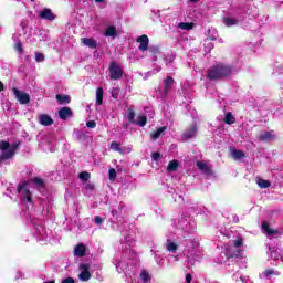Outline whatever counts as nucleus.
<instances>
[{
    "label": "nucleus",
    "mask_w": 283,
    "mask_h": 283,
    "mask_svg": "<svg viewBox=\"0 0 283 283\" xmlns=\"http://www.w3.org/2000/svg\"><path fill=\"white\" fill-rule=\"evenodd\" d=\"M232 74L233 66L220 62L213 64L207 70L206 77L208 78V81H224V78H229L230 76H232Z\"/></svg>",
    "instance_id": "obj_1"
},
{
    "label": "nucleus",
    "mask_w": 283,
    "mask_h": 283,
    "mask_svg": "<svg viewBox=\"0 0 283 283\" xmlns=\"http://www.w3.org/2000/svg\"><path fill=\"white\" fill-rule=\"evenodd\" d=\"M108 71H109L111 81H120V78H123V74H124L123 66H120L118 62L112 61L109 63Z\"/></svg>",
    "instance_id": "obj_2"
},
{
    "label": "nucleus",
    "mask_w": 283,
    "mask_h": 283,
    "mask_svg": "<svg viewBox=\"0 0 283 283\" xmlns=\"http://www.w3.org/2000/svg\"><path fill=\"white\" fill-rule=\"evenodd\" d=\"M21 145V142H15L13 144H10L8 151H3L0 155V165L4 160H10L11 158H14V154H17V150L19 149V146Z\"/></svg>",
    "instance_id": "obj_3"
},
{
    "label": "nucleus",
    "mask_w": 283,
    "mask_h": 283,
    "mask_svg": "<svg viewBox=\"0 0 283 283\" xmlns=\"http://www.w3.org/2000/svg\"><path fill=\"white\" fill-rule=\"evenodd\" d=\"M12 92L20 105H28V103H30V94L23 93L17 87H13Z\"/></svg>",
    "instance_id": "obj_4"
},
{
    "label": "nucleus",
    "mask_w": 283,
    "mask_h": 283,
    "mask_svg": "<svg viewBox=\"0 0 283 283\" xmlns=\"http://www.w3.org/2000/svg\"><path fill=\"white\" fill-rule=\"evenodd\" d=\"M80 271H82L78 275L80 280L82 282H88V280L92 277V273H90V264L87 263L80 264Z\"/></svg>",
    "instance_id": "obj_5"
},
{
    "label": "nucleus",
    "mask_w": 283,
    "mask_h": 283,
    "mask_svg": "<svg viewBox=\"0 0 283 283\" xmlns=\"http://www.w3.org/2000/svg\"><path fill=\"white\" fill-rule=\"evenodd\" d=\"M136 41L139 43L138 50L142 52H147V50H149V36L143 34L138 36Z\"/></svg>",
    "instance_id": "obj_6"
},
{
    "label": "nucleus",
    "mask_w": 283,
    "mask_h": 283,
    "mask_svg": "<svg viewBox=\"0 0 283 283\" xmlns=\"http://www.w3.org/2000/svg\"><path fill=\"white\" fill-rule=\"evenodd\" d=\"M196 134H198V126L191 125V126L182 134V140H191V138H196Z\"/></svg>",
    "instance_id": "obj_7"
},
{
    "label": "nucleus",
    "mask_w": 283,
    "mask_h": 283,
    "mask_svg": "<svg viewBox=\"0 0 283 283\" xmlns=\"http://www.w3.org/2000/svg\"><path fill=\"white\" fill-rule=\"evenodd\" d=\"M40 19L46 20V21H54L56 19V14L52 12V9H43L39 13Z\"/></svg>",
    "instance_id": "obj_8"
},
{
    "label": "nucleus",
    "mask_w": 283,
    "mask_h": 283,
    "mask_svg": "<svg viewBox=\"0 0 283 283\" xmlns=\"http://www.w3.org/2000/svg\"><path fill=\"white\" fill-rule=\"evenodd\" d=\"M40 125L43 127H50V125H54V119L48 114H40L38 116Z\"/></svg>",
    "instance_id": "obj_9"
},
{
    "label": "nucleus",
    "mask_w": 283,
    "mask_h": 283,
    "mask_svg": "<svg viewBox=\"0 0 283 283\" xmlns=\"http://www.w3.org/2000/svg\"><path fill=\"white\" fill-rule=\"evenodd\" d=\"M59 116L61 120H67V118H72L74 116V113L72 112V108L70 107H62L59 111Z\"/></svg>",
    "instance_id": "obj_10"
},
{
    "label": "nucleus",
    "mask_w": 283,
    "mask_h": 283,
    "mask_svg": "<svg viewBox=\"0 0 283 283\" xmlns=\"http://www.w3.org/2000/svg\"><path fill=\"white\" fill-rule=\"evenodd\" d=\"M86 254H87V247H85V244L78 243L74 248V255H76L77 258H85Z\"/></svg>",
    "instance_id": "obj_11"
},
{
    "label": "nucleus",
    "mask_w": 283,
    "mask_h": 283,
    "mask_svg": "<svg viewBox=\"0 0 283 283\" xmlns=\"http://www.w3.org/2000/svg\"><path fill=\"white\" fill-rule=\"evenodd\" d=\"M81 43H83V45H86V48H91L93 50H96V48H98V43L96 42V40H94V38H82Z\"/></svg>",
    "instance_id": "obj_12"
},
{
    "label": "nucleus",
    "mask_w": 283,
    "mask_h": 283,
    "mask_svg": "<svg viewBox=\"0 0 283 283\" xmlns=\"http://www.w3.org/2000/svg\"><path fill=\"white\" fill-rule=\"evenodd\" d=\"M174 77L171 76H167L164 80V94H169V92L171 91V87H174Z\"/></svg>",
    "instance_id": "obj_13"
},
{
    "label": "nucleus",
    "mask_w": 283,
    "mask_h": 283,
    "mask_svg": "<svg viewBox=\"0 0 283 283\" xmlns=\"http://www.w3.org/2000/svg\"><path fill=\"white\" fill-rule=\"evenodd\" d=\"M259 140L266 143L269 140H275L274 130H268L259 136Z\"/></svg>",
    "instance_id": "obj_14"
},
{
    "label": "nucleus",
    "mask_w": 283,
    "mask_h": 283,
    "mask_svg": "<svg viewBox=\"0 0 283 283\" xmlns=\"http://www.w3.org/2000/svg\"><path fill=\"white\" fill-rule=\"evenodd\" d=\"M197 168L199 171H202V174H206V176H211V167L207 165L205 161H197Z\"/></svg>",
    "instance_id": "obj_15"
},
{
    "label": "nucleus",
    "mask_w": 283,
    "mask_h": 283,
    "mask_svg": "<svg viewBox=\"0 0 283 283\" xmlns=\"http://www.w3.org/2000/svg\"><path fill=\"white\" fill-rule=\"evenodd\" d=\"M165 132H167V126H161L157 130L150 134L151 140H158L160 136H165Z\"/></svg>",
    "instance_id": "obj_16"
},
{
    "label": "nucleus",
    "mask_w": 283,
    "mask_h": 283,
    "mask_svg": "<svg viewBox=\"0 0 283 283\" xmlns=\"http://www.w3.org/2000/svg\"><path fill=\"white\" fill-rule=\"evenodd\" d=\"M55 98L59 105H70V103H72V98L70 97V95L57 94L55 95Z\"/></svg>",
    "instance_id": "obj_17"
},
{
    "label": "nucleus",
    "mask_w": 283,
    "mask_h": 283,
    "mask_svg": "<svg viewBox=\"0 0 283 283\" xmlns=\"http://www.w3.org/2000/svg\"><path fill=\"white\" fill-rule=\"evenodd\" d=\"M231 156L234 160H241V158H244V151L235 149L233 147H230Z\"/></svg>",
    "instance_id": "obj_18"
},
{
    "label": "nucleus",
    "mask_w": 283,
    "mask_h": 283,
    "mask_svg": "<svg viewBox=\"0 0 283 283\" xmlns=\"http://www.w3.org/2000/svg\"><path fill=\"white\" fill-rule=\"evenodd\" d=\"M105 36H111L112 39H116L118 36V30H116V27L109 25L105 30Z\"/></svg>",
    "instance_id": "obj_19"
},
{
    "label": "nucleus",
    "mask_w": 283,
    "mask_h": 283,
    "mask_svg": "<svg viewBox=\"0 0 283 283\" xmlns=\"http://www.w3.org/2000/svg\"><path fill=\"white\" fill-rule=\"evenodd\" d=\"M261 227H262V229H264V231H265V233H268V235H277V233H279L277 230L271 229V227L269 226V222H266V221H263Z\"/></svg>",
    "instance_id": "obj_20"
},
{
    "label": "nucleus",
    "mask_w": 283,
    "mask_h": 283,
    "mask_svg": "<svg viewBox=\"0 0 283 283\" xmlns=\"http://www.w3.org/2000/svg\"><path fill=\"white\" fill-rule=\"evenodd\" d=\"M178 167H180V163H178V160L174 159L171 161H169L166 171H178Z\"/></svg>",
    "instance_id": "obj_21"
},
{
    "label": "nucleus",
    "mask_w": 283,
    "mask_h": 283,
    "mask_svg": "<svg viewBox=\"0 0 283 283\" xmlns=\"http://www.w3.org/2000/svg\"><path fill=\"white\" fill-rule=\"evenodd\" d=\"M105 94V91L103 87H98L96 90V105H103V95Z\"/></svg>",
    "instance_id": "obj_22"
},
{
    "label": "nucleus",
    "mask_w": 283,
    "mask_h": 283,
    "mask_svg": "<svg viewBox=\"0 0 283 283\" xmlns=\"http://www.w3.org/2000/svg\"><path fill=\"white\" fill-rule=\"evenodd\" d=\"M223 23L227 28H231L232 25H238V19L235 18H223Z\"/></svg>",
    "instance_id": "obj_23"
},
{
    "label": "nucleus",
    "mask_w": 283,
    "mask_h": 283,
    "mask_svg": "<svg viewBox=\"0 0 283 283\" xmlns=\"http://www.w3.org/2000/svg\"><path fill=\"white\" fill-rule=\"evenodd\" d=\"M223 122L226 123V125H233V124H235V117L233 116V114L231 112H228L226 114Z\"/></svg>",
    "instance_id": "obj_24"
},
{
    "label": "nucleus",
    "mask_w": 283,
    "mask_h": 283,
    "mask_svg": "<svg viewBox=\"0 0 283 283\" xmlns=\"http://www.w3.org/2000/svg\"><path fill=\"white\" fill-rule=\"evenodd\" d=\"M195 23L193 22H180L179 24H178V28H179V30H187V31H189V30H191L192 28H195Z\"/></svg>",
    "instance_id": "obj_25"
},
{
    "label": "nucleus",
    "mask_w": 283,
    "mask_h": 283,
    "mask_svg": "<svg viewBox=\"0 0 283 283\" xmlns=\"http://www.w3.org/2000/svg\"><path fill=\"white\" fill-rule=\"evenodd\" d=\"M128 123H132L135 125L136 123V112H134V108H128V115H127Z\"/></svg>",
    "instance_id": "obj_26"
},
{
    "label": "nucleus",
    "mask_w": 283,
    "mask_h": 283,
    "mask_svg": "<svg viewBox=\"0 0 283 283\" xmlns=\"http://www.w3.org/2000/svg\"><path fill=\"white\" fill-rule=\"evenodd\" d=\"M138 120H135V125H138L139 127H145L147 125V116L145 115H139Z\"/></svg>",
    "instance_id": "obj_27"
},
{
    "label": "nucleus",
    "mask_w": 283,
    "mask_h": 283,
    "mask_svg": "<svg viewBox=\"0 0 283 283\" xmlns=\"http://www.w3.org/2000/svg\"><path fill=\"white\" fill-rule=\"evenodd\" d=\"M258 186L260 187V189H269V187H271V181L264 180V179H259Z\"/></svg>",
    "instance_id": "obj_28"
},
{
    "label": "nucleus",
    "mask_w": 283,
    "mask_h": 283,
    "mask_svg": "<svg viewBox=\"0 0 283 283\" xmlns=\"http://www.w3.org/2000/svg\"><path fill=\"white\" fill-rule=\"evenodd\" d=\"M166 249L170 253H176V251L178 250V244H176L175 242H168Z\"/></svg>",
    "instance_id": "obj_29"
},
{
    "label": "nucleus",
    "mask_w": 283,
    "mask_h": 283,
    "mask_svg": "<svg viewBox=\"0 0 283 283\" xmlns=\"http://www.w3.org/2000/svg\"><path fill=\"white\" fill-rule=\"evenodd\" d=\"M111 149H113V151H118V154H123V148H120V144L117 142H112Z\"/></svg>",
    "instance_id": "obj_30"
},
{
    "label": "nucleus",
    "mask_w": 283,
    "mask_h": 283,
    "mask_svg": "<svg viewBox=\"0 0 283 283\" xmlns=\"http://www.w3.org/2000/svg\"><path fill=\"white\" fill-rule=\"evenodd\" d=\"M10 149V142L1 140L0 142V151H8Z\"/></svg>",
    "instance_id": "obj_31"
},
{
    "label": "nucleus",
    "mask_w": 283,
    "mask_h": 283,
    "mask_svg": "<svg viewBox=\"0 0 283 283\" xmlns=\"http://www.w3.org/2000/svg\"><path fill=\"white\" fill-rule=\"evenodd\" d=\"M24 199L27 200V202H30L32 205V202H34V200L32 199V192L30 191V189H24Z\"/></svg>",
    "instance_id": "obj_32"
},
{
    "label": "nucleus",
    "mask_w": 283,
    "mask_h": 283,
    "mask_svg": "<svg viewBox=\"0 0 283 283\" xmlns=\"http://www.w3.org/2000/svg\"><path fill=\"white\" fill-rule=\"evenodd\" d=\"M78 178L80 180H84V182H87V180H90L91 178V175L87 171H83L78 174Z\"/></svg>",
    "instance_id": "obj_33"
},
{
    "label": "nucleus",
    "mask_w": 283,
    "mask_h": 283,
    "mask_svg": "<svg viewBox=\"0 0 283 283\" xmlns=\"http://www.w3.org/2000/svg\"><path fill=\"white\" fill-rule=\"evenodd\" d=\"M32 182H33L34 185H36L38 187H43V185H45V181H43V179H41V178H39V177H34V178L32 179Z\"/></svg>",
    "instance_id": "obj_34"
},
{
    "label": "nucleus",
    "mask_w": 283,
    "mask_h": 283,
    "mask_svg": "<svg viewBox=\"0 0 283 283\" xmlns=\"http://www.w3.org/2000/svg\"><path fill=\"white\" fill-rule=\"evenodd\" d=\"M140 279L143 280V282H149V272H147L145 270L142 271Z\"/></svg>",
    "instance_id": "obj_35"
},
{
    "label": "nucleus",
    "mask_w": 283,
    "mask_h": 283,
    "mask_svg": "<svg viewBox=\"0 0 283 283\" xmlns=\"http://www.w3.org/2000/svg\"><path fill=\"white\" fill-rule=\"evenodd\" d=\"M108 178H109V180H116V169L109 168Z\"/></svg>",
    "instance_id": "obj_36"
},
{
    "label": "nucleus",
    "mask_w": 283,
    "mask_h": 283,
    "mask_svg": "<svg viewBox=\"0 0 283 283\" xmlns=\"http://www.w3.org/2000/svg\"><path fill=\"white\" fill-rule=\"evenodd\" d=\"M149 52H150V54H153L154 56H157V54H160V48H158V46H151V48L149 49Z\"/></svg>",
    "instance_id": "obj_37"
},
{
    "label": "nucleus",
    "mask_w": 283,
    "mask_h": 283,
    "mask_svg": "<svg viewBox=\"0 0 283 283\" xmlns=\"http://www.w3.org/2000/svg\"><path fill=\"white\" fill-rule=\"evenodd\" d=\"M35 61L42 63V61H45V55L43 53H35Z\"/></svg>",
    "instance_id": "obj_38"
},
{
    "label": "nucleus",
    "mask_w": 283,
    "mask_h": 283,
    "mask_svg": "<svg viewBox=\"0 0 283 283\" xmlns=\"http://www.w3.org/2000/svg\"><path fill=\"white\" fill-rule=\"evenodd\" d=\"M118 88L114 87L112 88L111 91V95H112V98H114L115 101H118Z\"/></svg>",
    "instance_id": "obj_39"
},
{
    "label": "nucleus",
    "mask_w": 283,
    "mask_h": 283,
    "mask_svg": "<svg viewBox=\"0 0 283 283\" xmlns=\"http://www.w3.org/2000/svg\"><path fill=\"white\" fill-rule=\"evenodd\" d=\"M77 140L80 143H83V140H87V134L86 133H78Z\"/></svg>",
    "instance_id": "obj_40"
},
{
    "label": "nucleus",
    "mask_w": 283,
    "mask_h": 283,
    "mask_svg": "<svg viewBox=\"0 0 283 283\" xmlns=\"http://www.w3.org/2000/svg\"><path fill=\"white\" fill-rule=\"evenodd\" d=\"M14 48L17 52H19L20 54H23V43L17 42Z\"/></svg>",
    "instance_id": "obj_41"
},
{
    "label": "nucleus",
    "mask_w": 283,
    "mask_h": 283,
    "mask_svg": "<svg viewBox=\"0 0 283 283\" xmlns=\"http://www.w3.org/2000/svg\"><path fill=\"white\" fill-rule=\"evenodd\" d=\"M86 127H88V129H95V127H96V122H95V120H88V122H86Z\"/></svg>",
    "instance_id": "obj_42"
},
{
    "label": "nucleus",
    "mask_w": 283,
    "mask_h": 283,
    "mask_svg": "<svg viewBox=\"0 0 283 283\" xmlns=\"http://www.w3.org/2000/svg\"><path fill=\"white\" fill-rule=\"evenodd\" d=\"M244 244V241L242 239L234 240V247L237 249H240Z\"/></svg>",
    "instance_id": "obj_43"
},
{
    "label": "nucleus",
    "mask_w": 283,
    "mask_h": 283,
    "mask_svg": "<svg viewBox=\"0 0 283 283\" xmlns=\"http://www.w3.org/2000/svg\"><path fill=\"white\" fill-rule=\"evenodd\" d=\"M233 258H240V250H237L233 254L229 253L228 259L231 260Z\"/></svg>",
    "instance_id": "obj_44"
},
{
    "label": "nucleus",
    "mask_w": 283,
    "mask_h": 283,
    "mask_svg": "<svg viewBox=\"0 0 283 283\" xmlns=\"http://www.w3.org/2000/svg\"><path fill=\"white\" fill-rule=\"evenodd\" d=\"M61 283H75V281H74V277L69 276V277H66V279L62 280V282H61Z\"/></svg>",
    "instance_id": "obj_45"
},
{
    "label": "nucleus",
    "mask_w": 283,
    "mask_h": 283,
    "mask_svg": "<svg viewBox=\"0 0 283 283\" xmlns=\"http://www.w3.org/2000/svg\"><path fill=\"white\" fill-rule=\"evenodd\" d=\"M151 158L153 160H158L160 158V153L158 151L151 153Z\"/></svg>",
    "instance_id": "obj_46"
},
{
    "label": "nucleus",
    "mask_w": 283,
    "mask_h": 283,
    "mask_svg": "<svg viewBox=\"0 0 283 283\" xmlns=\"http://www.w3.org/2000/svg\"><path fill=\"white\" fill-rule=\"evenodd\" d=\"M85 188L87 189V191H94V189H96L94 184H86Z\"/></svg>",
    "instance_id": "obj_47"
},
{
    "label": "nucleus",
    "mask_w": 283,
    "mask_h": 283,
    "mask_svg": "<svg viewBox=\"0 0 283 283\" xmlns=\"http://www.w3.org/2000/svg\"><path fill=\"white\" fill-rule=\"evenodd\" d=\"M25 185H28V182H22V185L18 186V193H21V191H23V188L25 187Z\"/></svg>",
    "instance_id": "obj_48"
},
{
    "label": "nucleus",
    "mask_w": 283,
    "mask_h": 283,
    "mask_svg": "<svg viewBox=\"0 0 283 283\" xmlns=\"http://www.w3.org/2000/svg\"><path fill=\"white\" fill-rule=\"evenodd\" d=\"M95 224H103V219L101 218V216L95 217Z\"/></svg>",
    "instance_id": "obj_49"
},
{
    "label": "nucleus",
    "mask_w": 283,
    "mask_h": 283,
    "mask_svg": "<svg viewBox=\"0 0 283 283\" xmlns=\"http://www.w3.org/2000/svg\"><path fill=\"white\" fill-rule=\"evenodd\" d=\"M274 271L273 269H268L264 271V275L269 276V275H273Z\"/></svg>",
    "instance_id": "obj_50"
},
{
    "label": "nucleus",
    "mask_w": 283,
    "mask_h": 283,
    "mask_svg": "<svg viewBox=\"0 0 283 283\" xmlns=\"http://www.w3.org/2000/svg\"><path fill=\"white\" fill-rule=\"evenodd\" d=\"M192 280H193V276H191V274L186 275V282L187 283H191Z\"/></svg>",
    "instance_id": "obj_51"
},
{
    "label": "nucleus",
    "mask_w": 283,
    "mask_h": 283,
    "mask_svg": "<svg viewBox=\"0 0 283 283\" xmlns=\"http://www.w3.org/2000/svg\"><path fill=\"white\" fill-rule=\"evenodd\" d=\"M6 90V85H3V82L0 81V92H3Z\"/></svg>",
    "instance_id": "obj_52"
},
{
    "label": "nucleus",
    "mask_w": 283,
    "mask_h": 283,
    "mask_svg": "<svg viewBox=\"0 0 283 283\" xmlns=\"http://www.w3.org/2000/svg\"><path fill=\"white\" fill-rule=\"evenodd\" d=\"M105 0H95V3H103Z\"/></svg>",
    "instance_id": "obj_53"
},
{
    "label": "nucleus",
    "mask_w": 283,
    "mask_h": 283,
    "mask_svg": "<svg viewBox=\"0 0 283 283\" xmlns=\"http://www.w3.org/2000/svg\"><path fill=\"white\" fill-rule=\"evenodd\" d=\"M191 3H196L198 2V0H189Z\"/></svg>",
    "instance_id": "obj_54"
},
{
    "label": "nucleus",
    "mask_w": 283,
    "mask_h": 283,
    "mask_svg": "<svg viewBox=\"0 0 283 283\" xmlns=\"http://www.w3.org/2000/svg\"><path fill=\"white\" fill-rule=\"evenodd\" d=\"M44 283H56L55 281H48V282H44Z\"/></svg>",
    "instance_id": "obj_55"
},
{
    "label": "nucleus",
    "mask_w": 283,
    "mask_h": 283,
    "mask_svg": "<svg viewBox=\"0 0 283 283\" xmlns=\"http://www.w3.org/2000/svg\"><path fill=\"white\" fill-rule=\"evenodd\" d=\"M32 2H34V0H31Z\"/></svg>",
    "instance_id": "obj_56"
}]
</instances>
